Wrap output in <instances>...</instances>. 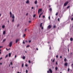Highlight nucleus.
<instances>
[{"mask_svg":"<svg viewBox=\"0 0 73 73\" xmlns=\"http://www.w3.org/2000/svg\"><path fill=\"white\" fill-rule=\"evenodd\" d=\"M49 71L50 72V73H52V70L50 69H49Z\"/></svg>","mask_w":73,"mask_h":73,"instance_id":"39448f33","label":"nucleus"},{"mask_svg":"<svg viewBox=\"0 0 73 73\" xmlns=\"http://www.w3.org/2000/svg\"><path fill=\"white\" fill-rule=\"evenodd\" d=\"M38 11H39L40 12H42V9H39Z\"/></svg>","mask_w":73,"mask_h":73,"instance_id":"423d86ee","label":"nucleus"},{"mask_svg":"<svg viewBox=\"0 0 73 73\" xmlns=\"http://www.w3.org/2000/svg\"><path fill=\"white\" fill-rule=\"evenodd\" d=\"M28 15V13H27L26 14V16H27Z\"/></svg>","mask_w":73,"mask_h":73,"instance_id":"a18cd8bd","label":"nucleus"},{"mask_svg":"<svg viewBox=\"0 0 73 73\" xmlns=\"http://www.w3.org/2000/svg\"><path fill=\"white\" fill-rule=\"evenodd\" d=\"M6 57H8V55H7L6 56H5V58H6Z\"/></svg>","mask_w":73,"mask_h":73,"instance_id":"2f4dec72","label":"nucleus"},{"mask_svg":"<svg viewBox=\"0 0 73 73\" xmlns=\"http://www.w3.org/2000/svg\"><path fill=\"white\" fill-rule=\"evenodd\" d=\"M40 12L39 11H38V13H39H39H40Z\"/></svg>","mask_w":73,"mask_h":73,"instance_id":"0e129e2a","label":"nucleus"},{"mask_svg":"<svg viewBox=\"0 0 73 73\" xmlns=\"http://www.w3.org/2000/svg\"><path fill=\"white\" fill-rule=\"evenodd\" d=\"M23 59H24V60H25V56H23Z\"/></svg>","mask_w":73,"mask_h":73,"instance_id":"4468645a","label":"nucleus"},{"mask_svg":"<svg viewBox=\"0 0 73 73\" xmlns=\"http://www.w3.org/2000/svg\"><path fill=\"white\" fill-rule=\"evenodd\" d=\"M14 21H15V19H13V20H12V22H13H13H14Z\"/></svg>","mask_w":73,"mask_h":73,"instance_id":"aec40b11","label":"nucleus"},{"mask_svg":"<svg viewBox=\"0 0 73 73\" xmlns=\"http://www.w3.org/2000/svg\"><path fill=\"white\" fill-rule=\"evenodd\" d=\"M33 17H36V15H34Z\"/></svg>","mask_w":73,"mask_h":73,"instance_id":"c85d7f7f","label":"nucleus"},{"mask_svg":"<svg viewBox=\"0 0 73 73\" xmlns=\"http://www.w3.org/2000/svg\"><path fill=\"white\" fill-rule=\"evenodd\" d=\"M60 58H62V56H60Z\"/></svg>","mask_w":73,"mask_h":73,"instance_id":"603ef678","label":"nucleus"},{"mask_svg":"<svg viewBox=\"0 0 73 73\" xmlns=\"http://www.w3.org/2000/svg\"><path fill=\"white\" fill-rule=\"evenodd\" d=\"M40 17H41V15H39V18H40Z\"/></svg>","mask_w":73,"mask_h":73,"instance_id":"09e8293b","label":"nucleus"},{"mask_svg":"<svg viewBox=\"0 0 73 73\" xmlns=\"http://www.w3.org/2000/svg\"><path fill=\"white\" fill-rule=\"evenodd\" d=\"M56 16H57V15H58V12H57V13L56 14Z\"/></svg>","mask_w":73,"mask_h":73,"instance_id":"393cba45","label":"nucleus"},{"mask_svg":"<svg viewBox=\"0 0 73 73\" xmlns=\"http://www.w3.org/2000/svg\"><path fill=\"white\" fill-rule=\"evenodd\" d=\"M11 65H12V62H11Z\"/></svg>","mask_w":73,"mask_h":73,"instance_id":"864d4df0","label":"nucleus"},{"mask_svg":"<svg viewBox=\"0 0 73 73\" xmlns=\"http://www.w3.org/2000/svg\"><path fill=\"white\" fill-rule=\"evenodd\" d=\"M2 28H5V26H4V25H3L2 26Z\"/></svg>","mask_w":73,"mask_h":73,"instance_id":"6ab92c4d","label":"nucleus"},{"mask_svg":"<svg viewBox=\"0 0 73 73\" xmlns=\"http://www.w3.org/2000/svg\"><path fill=\"white\" fill-rule=\"evenodd\" d=\"M19 25H18L17 26V27H19Z\"/></svg>","mask_w":73,"mask_h":73,"instance_id":"f704fd0d","label":"nucleus"},{"mask_svg":"<svg viewBox=\"0 0 73 73\" xmlns=\"http://www.w3.org/2000/svg\"><path fill=\"white\" fill-rule=\"evenodd\" d=\"M45 16H44V15H43V18H44V17H45Z\"/></svg>","mask_w":73,"mask_h":73,"instance_id":"8fccbe9b","label":"nucleus"},{"mask_svg":"<svg viewBox=\"0 0 73 73\" xmlns=\"http://www.w3.org/2000/svg\"><path fill=\"white\" fill-rule=\"evenodd\" d=\"M69 2L68 1H66V2H65L64 3V7H65V6H66L67 5H68V3Z\"/></svg>","mask_w":73,"mask_h":73,"instance_id":"f257e3e1","label":"nucleus"},{"mask_svg":"<svg viewBox=\"0 0 73 73\" xmlns=\"http://www.w3.org/2000/svg\"><path fill=\"white\" fill-rule=\"evenodd\" d=\"M18 41H19V39H17L16 40V43H17Z\"/></svg>","mask_w":73,"mask_h":73,"instance_id":"6e6552de","label":"nucleus"},{"mask_svg":"<svg viewBox=\"0 0 73 73\" xmlns=\"http://www.w3.org/2000/svg\"><path fill=\"white\" fill-rule=\"evenodd\" d=\"M43 13H40V15L41 16V15H42V14Z\"/></svg>","mask_w":73,"mask_h":73,"instance_id":"de8ad7c7","label":"nucleus"},{"mask_svg":"<svg viewBox=\"0 0 73 73\" xmlns=\"http://www.w3.org/2000/svg\"><path fill=\"white\" fill-rule=\"evenodd\" d=\"M28 47H29V45H28L27 46H26V48H28Z\"/></svg>","mask_w":73,"mask_h":73,"instance_id":"a878e982","label":"nucleus"},{"mask_svg":"<svg viewBox=\"0 0 73 73\" xmlns=\"http://www.w3.org/2000/svg\"><path fill=\"white\" fill-rule=\"evenodd\" d=\"M41 29H44V27H41Z\"/></svg>","mask_w":73,"mask_h":73,"instance_id":"c9c22d12","label":"nucleus"},{"mask_svg":"<svg viewBox=\"0 0 73 73\" xmlns=\"http://www.w3.org/2000/svg\"><path fill=\"white\" fill-rule=\"evenodd\" d=\"M25 66H28V65L27 64H25Z\"/></svg>","mask_w":73,"mask_h":73,"instance_id":"37998d69","label":"nucleus"},{"mask_svg":"<svg viewBox=\"0 0 73 73\" xmlns=\"http://www.w3.org/2000/svg\"><path fill=\"white\" fill-rule=\"evenodd\" d=\"M54 61H55V59H54L52 61V62H54Z\"/></svg>","mask_w":73,"mask_h":73,"instance_id":"c756f323","label":"nucleus"},{"mask_svg":"<svg viewBox=\"0 0 73 73\" xmlns=\"http://www.w3.org/2000/svg\"><path fill=\"white\" fill-rule=\"evenodd\" d=\"M42 23H41V24H40V27H42Z\"/></svg>","mask_w":73,"mask_h":73,"instance_id":"dca6fc26","label":"nucleus"},{"mask_svg":"<svg viewBox=\"0 0 73 73\" xmlns=\"http://www.w3.org/2000/svg\"><path fill=\"white\" fill-rule=\"evenodd\" d=\"M12 45V42H11L9 44V46L10 47H11Z\"/></svg>","mask_w":73,"mask_h":73,"instance_id":"f03ea898","label":"nucleus"},{"mask_svg":"<svg viewBox=\"0 0 73 73\" xmlns=\"http://www.w3.org/2000/svg\"><path fill=\"white\" fill-rule=\"evenodd\" d=\"M24 66V63L22 64V67H23Z\"/></svg>","mask_w":73,"mask_h":73,"instance_id":"b1692460","label":"nucleus"},{"mask_svg":"<svg viewBox=\"0 0 73 73\" xmlns=\"http://www.w3.org/2000/svg\"><path fill=\"white\" fill-rule=\"evenodd\" d=\"M6 40V39H4L3 40V42H4V41H5Z\"/></svg>","mask_w":73,"mask_h":73,"instance_id":"7c9ffc66","label":"nucleus"},{"mask_svg":"<svg viewBox=\"0 0 73 73\" xmlns=\"http://www.w3.org/2000/svg\"><path fill=\"white\" fill-rule=\"evenodd\" d=\"M56 27V26L55 25H54V26L53 27V28H55Z\"/></svg>","mask_w":73,"mask_h":73,"instance_id":"cd10ccee","label":"nucleus"},{"mask_svg":"<svg viewBox=\"0 0 73 73\" xmlns=\"http://www.w3.org/2000/svg\"><path fill=\"white\" fill-rule=\"evenodd\" d=\"M64 66H68V63H67V62L65 63L64 64Z\"/></svg>","mask_w":73,"mask_h":73,"instance_id":"20e7f679","label":"nucleus"},{"mask_svg":"<svg viewBox=\"0 0 73 73\" xmlns=\"http://www.w3.org/2000/svg\"><path fill=\"white\" fill-rule=\"evenodd\" d=\"M2 59H3V57H1V58H0V60H2Z\"/></svg>","mask_w":73,"mask_h":73,"instance_id":"72a5a7b5","label":"nucleus"},{"mask_svg":"<svg viewBox=\"0 0 73 73\" xmlns=\"http://www.w3.org/2000/svg\"><path fill=\"white\" fill-rule=\"evenodd\" d=\"M1 48H3V46H0V49H1Z\"/></svg>","mask_w":73,"mask_h":73,"instance_id":"c03bdc74","label":"nucleus"},{"mask_svg":"<svg viewBox=\"0 0 73 73\" xmlns=\"http://www.w3.org/2000/svg\"><path fill=\"white\" fill-rule=\"evenodd\" d=\"M11 53H9V57H11Z\"/></svg>","mask_w":73,"mask_h":73,"instance_id":"9b49d317","label":"nucleus"},{"mask_svg":"<svg viewBox=\"0 0 73 73\" xmlns=\"http://www.w3.org/2000/svg\"><path fill=\"white\" fill-rule=\"evenodd\" d=\"M6 50H8L7 48H6Z\"/></svg>","mask_w":73,"mask_h":73,"instance_id":"69168bd1","label":"nucleus"},{"mask_svg":"<svg viewBox=\"0 0 73 73\" xmlns=\"http://www.w3.org/2000/svg\"><path fill=\"white\" fill-rule=\"evenodd\" d=\"M50 50H51V47H50Z\"/></svg>","mask_w":73,"mask_h":73,"instance_id":"13d9d810","label":"nucleus"},{"mask_svg":"<svg viewBox=\"0 0 73 73\" xmlns=\"http://www.w3.org/2000/svg\"><path fill=\"white\" fill-rule=\"evenodd\" d=\"M25 34H24L23 35V37H25Z\"/></svg>","mask_w":73,"mask_h":73,"instance_id":"5701e85b","label":"nucleus"},{"mask_svg":"<svg viewBox=\"0 0 73 73\" xmlns=\"http://www.w3.org/2000/svg\"><path fill=\"white\" fill-rule=\"evenodd\" d=\"M71 20H73V18H72V19H71Z\"/></svg>","mask_w":73,"mask_h":73,"instance_id":"680f3d73","label":"nucleus"},{"mask_svg":"<svg viewBox=\"0 0 73 73\" xmlns=\"http://www.w3.org/2000/svg\"><path fill=\"white\" fill-rule=\"evenodd\" d=\"M73 38H70V41H73Z\"/></svg>","mask_w":73,"mask_h":73,"instance_id":"f8f14e48","label":"nucleus"},{"mask_svg":"<svg viewBox=\"0 0 73 73\" xmlns=\"http://www.w3.org/2000/svg\"><path fill=\"white\" fill-rule=\"evenodd\" d=\"M69 70H70V69H69V68H68V72H69Z\"/></svg>","mask_w":73,"mask_h":73,"instance_id":"bb28decb","label":"nucleus"},{"mask_svg":"<svg viewBox=\"0 0 73 73\" xmlns=\"http://www.w3.org/2000/svg\"><path fill=\"white\" fill-rule=\"evenodd\" d=\"M5 31H4L3 32V35H5Z\"/></svg>","mask_w":73,"mask_h":73,"instance_id":"a211bd4d","label":"nucleus"},{"mask_svg":"<svg viewBox=\"0 0 73 73\" xmlns=\"http://www.w3.org/2000/svg\"><path fill=\"white\" fill-rule=\"evenodd\" d=\"M47 73H49V71H47Z\"/></svg>","mask_w":73,"mask_h":73,"instance_id":"5fc2aeb1","label":"nucleus"},{"mask_svg":"<svg viewBox=\"0 0 73 73\" xmlns=\"http://www.w3.org/2000/svg\"><path fill=\"white\" fill-rule=\"evenodd\" d=\"M36 49L37 50H38V48H36Z\"/></svg>","mask_w":73,"mask_h":73,"instance_id":"052dcab7","label":"nucleus"},{"mask_svg":"<svg viewBox=\"0 0 73 73\" xmlns=\"http://www.w3.org/2000/svg\"><path fill=\"white\" fill-rule=\"evenodd\" d=\"M71 65H72V66H73V64H71Z\"/></svg>","mask_w":73,"mask_h":73,"instance_id":"774afa93","label":"nucleus"},{"mask_svg":"<svg viewBox=\"0 0 73 73\" xmlns=\"http://www.w3.org/2000/svg\"><path fill=\"white\" fill-rule=\"evenodd\" d=\"M29 0H28L26 2V4H29Z\"/></svg>","mask_w":73,"mask_h":73,"instance_id":"9d476101","label":"nucleus"},{"mask_svg":"<svg viewBox=\"0 0 73 73\" xmlns=\"http://www.w3.org/2000/svg\"><path fill=\"white\" fill-rule=\"evenodd\" d=\"M26 73H28V70H26Z\"/></svg>","mask_w":73,"mask_h":73,"instance_id":"a19ab883","label":"nucleus"},{"mask_svg":"<svg viewBox=\"0 0 73 73\" xmlns=\"http://www.w3.org/2000/svg\"><path fill=\"white\" fill-rule=\"evenodd\" d=\"M27 31V29H26L25 30V32H26V31Z\"/></svg>","mask_w":73,"mask_h":73,"instance_id":"4d7b16f0","label":"nucleus"},{"mask_svg":"<svg viewBox=\"0 0 73 73\" xmlns=\"http://www.w3.org/2000/svg\"><path fill=\"white\" fill-rule=\"evenodd\" d=\"M48 19H49V20H50V16H49Z\"/></svg>","mask_w":73,"mask_h":73,"instance_id":"e433bc0d","label":"nucleus"},{"mask_svg":"<svg viewBox=\"0 0 73 73\" xmlns=\"http://www.w3.org/2000/svg\"><path fill=\"white\" fill-rule=\"evenodd\" d=\"M58 55H57L56 56V58H58Z\"/></svg>","mask_w":73,"mask_h":73,"instance_id":"ea45409f","label":"nucleus"},{"mask_svg":"<svg viewBox=\"0 0 73 73\" xmlns=\"http://www.w3.org/2000/svg\"><path fill=\"white\" fill-rule=\"evenodd\" d=\"M29 63L30 64V63H31V60H29Z\"/></svg>","mask_w":73,"mask_h":73,"instance_id":"473e14b6","label":"nucleus"},{"mask_svg":"<svg viewBox=\"0 0 73 73\" xmlns=\"http://www.w3.org/2000/svg\"><path fill=\"white\" fill-rule=\"evenodd\" d=\"M57 69H58V67H55L56 70H57Z\"/></svg>","mask_w":73,"mask_h":73,"instance_id":"2eb2a0df","label":"nucleus"},{"mask_svg":"<svg viewBox=\"0 0 73 73\" xmlns=\"http://www.w3.org/2000/svg\"><path fill=\"white\" fill-rule=\"evenodd\" d=\"M29 42L30 43V42H31V40H30L29 41Z\"/></svg>","mask_w":73,"mask_h":73,"instance_id":"79ce46f5","label":"nucleus"},{"mask_svg":"<svg viewBox=\"0 0 73 73\" xmlns=\"http://www.w3.org/2000/svg\"><path fill=\"white\" fill-rule=\"evenodd\" d=\"M48 29H50V28H51V25H48Z\"/></svg>","mask_w":73,"mask_h":73,"instance_id":"7ed1b4c3","label":"nucleus"},{"mask_svg":"<svg viewBox=\"0 0 73 73\" xmlns=\"http://www.w3.org/2000/svg\"><path fill=\"white\" fill-rule=\"evenodd\" d=\"M23 44H25V42H24V41H23Z\"/></svg>","mask_w":73,"mask_h":73,"instance_id":"bf43d9fd","label":"nucleus"},{"mask_svg":"<svg viewBox=\"0 0 73 73\" xmlns=\"http://www.w3.org/2000/svg\"><path fill=\"white\" fill-rule=\"evenodd\" d=\"M70 8V6H68V7H67V9H69Z\"/></svg>","mask_w":73,"mask_h":73,"instance_id":"4be33fe9","label":"nucleus"},{"mask_svg":"<svg viewBox=\"0 0 73 73\" xmlns=\"http://www.w3.org/2000/svg\"><path fill=\"white\" fill-rule=\"evenodd\" d=\"M16 57H17V55H16L15 56V58H16Z\"/></svg>","mask_w":73,"mask_h":73,"instance_id":"6e6d98bb","label":"nucleus"},{"mask_svg":"<svg viewBox=\"0 0 73 73\" xmlns=\"http://www.w3.org/2000/svg\"><path fill=\"white\" fill-rule=\"evenodd\" d=\"M10 17H12V14L11 12H10Z\"/></svg>","mask_w":73,"mask_h":73,"instance_id":"0eeeda50","label":"nucleus"},{"mask_svg":"<svg viewBox=\"0 0 73 73\" xmlns=\"http://www.w3.org/2000/svg\"><path fill=\"white\" fill-rule=\"evenodd\" d=\"M33 8H34L33 7H32V9H33Z\"/></svg>","mask_w":73,"mask_h":73,"instance_id":"e2e57ef3","label":"nucleus"},{"mask_svg":"<svg viewBox=\"0 0 73 73\" xmlns=\"http://www.w3.org/2000/svg\"><path fill=\"white\" fill-rule=\"evenodd\" d=\"M29 23H31V21H29Z\"/></svg>","mask_w":73,"mask_h":73,"instance_id":"58836bf2","label":"nucleus"},{"mask_svg":"<svg viewBox=\"0 0 73 73\" xmlns=\"http://www.w3.org/2000/svg\"><path fill=\"white\" fill-rule=\"evenodd\" d=\"M51 7V6L50 5H49V8H50V7Z\"/></svg>","mask_w":73,"mask_h":73,"instance_id":"3c124183","label":"nucleus"},{"mask_svg":"<svg viewBox=\"0 0 73 73\" xmlns=\"http://www.w3.org/2000/svg\"><path fill=\"white\" fill-rule=\"evenodd\" d=\"M49 9L50 12H52V8H50Z\"/></svg>","mask_w":73,"mask_h":73,"instance_id":"ddd939ff","label":"nucleus"},{"mask_svg":"<svg viewBox=\"0 0 73 73\" xmlns=\"http://www.w3.org/2000/svg\"><path fill=\"white\" fill-rule=\"evenodd\" d=\"M58 21H60V19L58 18Z\"/></svg>","mask_w":73,"mask_h":73,"instance_id":"4c0bfd02","label":"nucleus"},{"mask_svg":"<svg viewBox=\"0 0 73 73\" xmlns=\"http://www.w3.org/2000/svg\"><path fill=\"white\" fill-rule=\"evenodd\" d=\"M68 52H69V48H68Z\"/></svg>","mask_w":73,"mask_h":73,"instance_id":"49530a36","label":"nucleus"},{"mask_svg":"<svg viewBox=\"0 0 73 73\" xmlns=\"http://www.w3.org/2000/svg\"><path fill=\"white\" fill-rule=\"evenodd\" d=\"M12 19H15V16H14V15L13 14L12 15Z\"/></svg>","mask_w":73,"mask_h":73,"instance_id":"1a4fd4ad","label":"nucleus"},{"mask_svg":"<svg viewBox=\"0 0 73 73\" xmlns=\"http://www.w3.org/2000/svg\"><path fill=\"white\" fill-rule=\"evenodd\" d=\"M37 0L35 1V4H37Z\"/></svg>","mask_w":73,"mask_h":73,"instance_id":"f3484780","label":"nucleus"},{"mask_svg":"<svg viewBox=\"0 0 73 73\" xmlns=\"http://www.w3.org/2000/svg\"><path fill=\"white\" fill-rule=\"evenodd\" d=\"M64 61H65V62H66V58H65L64 59Z\"/></svg>","mask_w":73,"mask_h":73,"instance_id":"412c9836","label":"nucleus"},{"mask_svg":"<svg viewBox=\"0 0 73 73\" xmlns=\"http://www.w3.org/2000/svg\"><path fill=\"white\" fill-rule=\"evenodd\" d=\"M25 42H27V40H25Z\"/></svg>","mask_w":73,"mask_h":73,"instance_id":"338daca9","label":"nucleus"}]
</instances>
